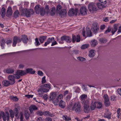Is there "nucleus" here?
Wrapping results in <instances>:
<instances>
[{"label": "nucleus", "mask_w": 121, "mask_h": 121, "mask_svg": "<svg viewBox=\"0 0 121 121\" xmlns=\"http://www.w3.org/2000/svg\"><path fill=\"white\" fill-rule=\"evenodd\" d=\"M55 39L54 37H52L51 38H49L47 39L46 42H45L44 44V46H46L47 45L49 44L52 41L54 40Z\"/></svg>", "instance_id": "4be33fe9"}, {"label": "nucleus", "mask_w": 121, "mask_h": 121, "mask_svg": "<svg viewBox=\"0 0 121 121\" xmlns=\"http://www.w3.org/2000/svg\"><path fill=\"white\" fill-rule=\"evenodd\" d=\"M21 11L22 15L25 16L27 17H30L34 13V11L32 9H22Z\"/></svg>", "instance_id": "f03ea898"}, {"label": "nucleus", "mask_w": 121, "mask_h": 121, "mask_svg": "<svg viewBox=\"0 0 121 121\" xmlns=\"http://www.w3.org/2000/svg\"><path fill=\"white\" fill-rule=\"evenodd\" d=\"M78 11V9H75V10L73 9H70L69 11L68 15L69 16H73L74 14L76 15L77 14Z\"/></svg>", "instance_id": "6e6552de"}, {"label": "nucleus", "mask_w": 121, "mask_h": 121, "mask_svg": "<svg viewBox=\"0 0 121 121\" xmlns=\"http://www.w3.org/2000/svg\"><path fill=\"white\" fill-rule=\"evenodd\" d=\"M111 113L108 110H107L106 111L104 114V117L105 118L109 119L111 118Z\"/></svg>", "instance_id": "dca6fc26"}, {"label": "nucleus", "mask_w": 121, "mask_h": 121, "mask_svg": "<svg viewBox=\"0 0 121 121\" xmlns=\"http://www.w3.org/2000/svg\"><path fill=\"white\" fill-rule=\"evenodd\" d=\"M62 117L63 119L65 121H68L71 120L70 118L66 115L63 116Z\"/></svg>", "instance_id": "37998d69"}, {"label": "nucleus", "mask_w": 121, "mask_h": 121, "mask_svg": "<svg viewBox=\"0 0 121 121\" xmlns=\"http://www.w3.org/2000/svg\"><path fill=\"white\" fill-rule=\"evenodd\" d=\"M38 74L40 76H43V73L41 71H38Z\"/></svg>", "instance_id": "680f3d73"}, {"label": "nucleus", "mask_w": 121, "mask_h": 121, "mask_svg": "<svg viewBox=\"0 0 121 121\" xmlns=\"http://www.w3.org/2000/svg\"><path fill=\"white\" fill-rule=\"evenodd\" d=\"M91 30L94 33H96L99 30V26L96 22L94 23L92 26Z\"/></svg>", "instance_id": "9d476101"}, {"label": "nucleus", "mask_w": 121, "mask_h": 121, "mask_svg": "<svg viewBox=\"0 0 121 121\" xmlns=\"http://www.w3.org/2000/svg\"><path fill=\"white\" fill-rule=\"evenodd\" d=\"M47 37L46 36H41L39 37V40L40 43H42L45 40Z\"/></svg>", "instance_id": "c756f323"}, {"label": "nucleus", "mask_w": 121, "mask_h": 121, "mask_svg": "<svg viewBox=\"0 0 121 121\" xmlns=\"http://www.w3.org/2000/svg\"><path fill=\"white\" fill-rule=\"evenodd\" d=\"M26 74V71L23 70H17L14 74L16 78V79H19L21 77V76H23Z\"/></svg>", "instance_id": "20e7f679"}, {"label": "nucleus", "mask_w": 121, "mask_h": 121, "mask_svg": "<svg viewBox=\"0 0 121 121\" xmlns=\"http://www.w3.org/2000/svg\"><path fill=\"white\" fill-rule=\"evenodd\" d=\"M44 87H41L40 88L38 91V92L39 93L40 92H45L47 93L49 91V89L44 88Z\"/></svg>", "instance_id": "cd10ccee"}, {"label": "nucleus", "mask_w": 121, "mask_h": 121, "mask_svg": "<svg viewBox=\"0 0 121 121\" xmlns=\"http://www.w3.org/2000/svg\"><path fill=\"white\" fill-rule=\"evenodd\" d=\"M38 115L40 116H42L43 115V112L41 111H38L37 112Z\"/></svg>", "instance_id": "bf43d9fd"}, {"label": "nucleus", "mask_w": 121, "mask_h": 121, "mask_svg": "<svg viewBox=\"0 0 121 121\" xmlns=\"http://www.w3.org/2000/svg\"><path fill=\"white\" fill-rule=\"evenodd\" d=\"M45 121H52V119L50 117H46L45 119Z\"/></svg>", "instance_id": "774afa93"}, {"label": "nucleus", "mask_w": 121, "mask_h": 121, "mask_svg": "<svg viewBox=\"0 0 121 121\" xmlns=\"http://www.w3.org/2000/svg\"><path fill=\"white\" fill-rule=\"evenodd\" d=\"M111 31V29L110 27H108V28L107 29L106 31H105V32H104L105 34H107L110 32Z\"/></svg>", "instance_id": "0e129e2a"}, {"label": "nucleus", "mask_w": 121, "mask_h": 121, "mask_svg": "<svg viewBox=\"0 0 121 121\" xmlns=\"http://www.w3.org/2000/svg\"><path fill=\"white\" fill-rule=\"evenodd\" d=\"M10 116L11 118H13L14 117V113L12 110H10L9 111Z\"/></svg>", "instance_id": "a18cd8bd"}, {"label": "nucleus", "mask_w": 121, "mask_h": 121, "mask_svg": "<svg viewBox=\"0 0 121 121\" xmlns=\"http://www.w3.org/2000/svg\"><path fill=\"white\" fill-rule=\"evenodd\" d=\"M49 8L48 5H47L45 9L43 7H42L41 10L40 12V15L42 16H44L46 13L47 14L49 13Z\"/></svg>", "instance_id": "39448f33"}, {"label": "nucleus", "mask_w": 121, "mask_h": 121, "mask_svg": "<svg viewBox=\"0 0 121 121\" xmlns=\"http://www.w3.org/2000/svg\"><path fill=\"white\" fill-rule=\"evenodd\" d=\"M62 8V7L60 4H58L56 8V12L57 13H60V12L62 10L61 9Z\"/></svg>", "instance_id": "e433bc0d"}, {"label": "nucleus", "mask_w": 121, "mask_h": 121, "mask_svg": "<svg viewBox=\"0 0 121 121\" xmlns=\"http://www.w3.org/2000/svg\"><path fill=\"white\" fill-rule=\"evenodd\" d=\"M35 43L36 46H38L40 45V43L39 42L38 38H36L35 39Z\"/></svg>", "instance_id": "5fc2aeb1"}, {"label": "nucleus", "mask_w": 121, "mask_h": 121, "mask_svg": "<svg viewBox=\"0 0 121 121\" xmlns=\"http://www.w3.org/2000/svg\"><path fill=\"white\" fill-rule=\"evenodd\" d=\"M3 85L5 86H8L10 84V82L8 81L4 80L2 82Z\"/></svg>", "instance_id": "f704fd0d"}, {"label": "nucleus", "mask_w": 121, "mask_h": 121, "mask_svg": "<svg viewBox=\"0 0 121 121\" xmlns=\"http://www.w3.org/2000/svg\"><path fill=\"white\" fill-rule=\"evenodd\" d=\"M79 51L77 49L73 50L72 51V53L73 54H77L79 53Z\"/></svg>", "instance_id": "864d4df0"}, {"label": "nucleus", "mask_w": 121, "mask_h": 121, "mask_svg": "<svg viewBox=\"0 0 121 121\" xmlns=\"http://www.w3.org/2000/svg\"><path fill=\"white\" fill-rule=\"evenodd\" d=\"M33 69L32 68H28L26 69V74L27 73H29L30 74H34L35 72V70H33Z\"/></svg>", "instance_id": "b1692460"}, {"label": "nucleus", "mask_w": 121, "mask_h": 121, "mask_svg": "<svg viewBox=\"0 0 121 121\" xmlns=\"http://www.w3.org/2000/svg\"><path fill=\"white\" fill-rule=\"evenodd\" d=\"M95 55V51L94 50H91L89 51L88 56L90 58L93 57Z\"/></svg>", "instance_id": "aec40b11"}, {"label": "nucleus", "mask_w": 121, "mask_h": 121, "mask_svg": "<svg viewBox=\"0 0 121 121\" xmlns=\"http://www.w3.org/2000/svg\"><path fill=\"white\" fill-rule=\"evenodd\" d=\"M1 117H2L3 120L4 121H6V117L7 118V121H9V112H5V114L4 112L1 111Z\"/></svg>", "instance_id": "423d86ee"}, {"label": "nucleus", "mask_w": 121, "mask_h": 121, "mask_svg": "<svg viewBox=\"0 0 121 121\" xmlns=\"http://www.w3.org/2000/svg\"><path fill=\"white\" fill-rule=\"evenodd\" d=\"M63 98V95L61 94H60L58 96L56 97L55 101H53V103L55 105H57L58 104L59 99H62Z\"/></svg>", "instance_id": "f8f14e48"}, {"label": "nucleus", "mask_w": 121, "mask_h": 121, "mask_svg": "<svg viewBox=\"0 0 121 121\" xmlns=\"http://www.w3.org/2000/svg\"><path fill=\"white\" fill-rule=\"evenodd\" d=\"M86 33L87 36L89 37H90L92 35V33L91 32L90 29L88 27H86Z\"/></svg>", "instance_id": "a878e982"}, {"label": "nucleus", "mask_w": 121, "mask_h": 121, "mask_svg": "<svg viewBox=\"0 0 121 121\" xmlns=\"http://www.w3.org/2000/svg\"><path fill=\"white\" fill-rule=\"evenodd\" d=\"M67 13L66 10L65 9L62 10L60 13H59L60 15L61 16H64Z\"/></svg>", "instance_id": "72a5a7b5"}, {"label": "nucleus", "mask_w": 121, "mask_h": 121, "mask_svg": "<svg viewBox=\"0 0 121 121\" xmlns=\"http://www.w3.org/2000/svg\"><path fill=\"white\" fill-rule=\"evenodd\" d=\"M77 58L78 60L81 61H85L86 60L85 58L81 57H78Z\"/></svg>", "instance_id": "c03bdc74"}, {"label": "nucleus", "mask_w": 121, "mask_h": 121, "mask_svg": "<svg viewBox=\"0 0 121 121\" xmlns=\"http://www.w3.org/2000/svg\"><path fill=\"white\" fill-rule=\"evenodd\" d=\"M5 43V41L4 39H2L1 42V46L2 49L4 48V45Z\"/></svg>", "instance_id": "603ef678"}, {"label": "nucleus", "mask_w": 121, "mask_h": 121, "mask_svg": "<svg viewBox=\"0 0 121 121\" xmlns=\"http://www.w3.org/2000/svg\"><path fill=\"white\" fill-rule=\"evenodd\" d=\"M57 92H54L51 93L50 95V98L51 100L53 101H55L56 98Z\"/></svg>", "instance_id": "ddd939ff"}, {"label": "nucleus", "mask_w": 121, "mask_h": 121, "mask_svg": "<svg viewBox=\"0 0 121 121\" xmlns=\"http://www.w3.org/2000/svg\"><path fill=\"white\" fill-rule=\"evenodd\" d=\"M25 66L23 64H20L18 66L19 68L20 69H22Z\"/></svg>", "instance_id": "69168bd1"}, {"label": "nucleus", "mask_w": 121, "mask_h": 121, "mask_svg": "<svg viewBox=\"0 0 121 121\" xmlns=\"http://www.w3.org/2000/svg\"><path fill=\"white\" fill-rule=\"evenodd\" d=\"M80 13L82 15H85L87 13L86 8L84 7H81L80 10Z\"/></svg>", "instance_id": "2eb2a0df"}, {"label": "nucleus", "mask_w": 121, "mask_h": 121, "mask_svg": "<svg viewBox=\"0 0 121 121\" xmlns=\"http://www.w3.org/2000/svg\"><path fill=\"white\" fill-rule=\"evenodd\" d=\"M37 121H44V119L42 117H40L37 118L36 119Z\"/></svg>", "instance_id": "4d7b16f0"}, {"label": "nucleus", "mask_w": 121, "mask_h": 121, "mask_svg": "<svg viewBox=\"0 0 121 121\" xmlns=\"http://www.w3.org/2000/svg\"><path fill=\"white\" fill-rule=\"evenodd\" d=\"M67 108L68 109L79 113L81 111V106L79 102H77L73 104L72 105H70L67 107Z\"/></svg>", "instance_id": "f257e3e1"}, {"label": "nucleus", "mask_w": 121, "mask_h": 121, "mask_svg": "<svg viewBox=\"0 0 121 121\" xmlns=\"http://www.w3.org/2000/svg\"><path fill=\"white\" fill-rule=\"evenodd\" d=\"M21 39L19 37L15 36L13 39V47L16 46L17 43H19L21 42Z\"/></svg>", "instance_id": "9b49d317"}, {"label": "nucleus", "mask_w": 121, "mask_h": 121, "mask_svg": "<svg viewBox=\"0 0 121 121\" xmlns=\"http://www.w3.org/2000/svg\"><path fill=\"white\" fill-rule=\"evenodd\" d=\"M83 105L84 110L85 113H88L90 111L89 108V101L88 100H86L82 102Z\"/></svg>", "instance_id": "7ed1b4c3"}, {"label": "nucleus", "mask_w": 121, "mask_h": 121, "mask_svg": "<svg viewBox=\"0 0 121 121\" xmlns=\"http://www.w3.org/2000/svg\"><path fill=\"white\" fill-rule=\"evenodd\" d=\"M71 94H70L68 95L66 97V99L67 100L69 101V100L70 99V98L71 97Z\"/></svg>", "instance_id": "e2e57ef3"}, {"label": "nucleus", "mask_w": 121, "mask_h": 121, "mask_svg": "<svg viewBox=\"0 0 121 121\" xmlns=\"http://www.w3.org/2000/svg\"><path fill=\"white\" fill-rule=\"evenodd\" d=\"M97 108L98 109H100L102 107V103L100 102H97Z\"/></svg>", "instance_id": "8fccbe9b"}, {"label": "nucleus", "mask_w": 121, "mask_h": 121, "mask_svg": "<svg viewBox=\"0 0 121 121\" xmlns=\"http://www.w3.org/2000/svg\"><path fill=\"white\" fill-rule=\"evenodd\" d=\"M99 41L102 44L106 43L107 41L108 40L105 38H101L99 39Z\"/></svg>", "instance_id": "2f4dec72"}, {"label": "nucleus", "mask_w": 121, "mask_h": 121, "mask_svg": "<svg viewBox=\"0 0 121 121\" xmlns=\"http://www.w3.org/2000/svg\"><path fill=\"white\" fill-rule=\"evenodd\" d=\"M65 105L66 103L65 102L62 100H61L59 103V106L61 108H64L65 107Z\"/></svg>", "instance_id": "bb28decb"}, {"label": "nucleus", "mask_w": 121, "mask_h": 121, "mask_svg": "<svg viewBox=\"0 0 121 121\" xmlns=\"http://www.w3.org/2000/svg\"><path fill=\"white\" fill-rule=\"evenodd\" d=\"M15 78L16 77L14 75V74L13 75H9L8 76V79L9 81L10 82V85H13L15 83Z\"/></svg>", "instance_id": "1a4fd4ad"}, {"label": "nucleus", "mask_w": 121, "mask_h": 121, "mask_svg": "<svg viewBox=\"0 0 121 121\" xmlns=\"http://www.w3.org/2000/svg\"><path fill=\"white\" fill-rule=\"evenodd\" d=\"M88 9L89 11L91 12L96 11L98 10V8L96 6V4L93 3H91L88 5Z\"/></svg>", "instance_id": "0eeeda50"}, {"label": "nucleus", "mask_w": 121, "mask_h": 121, "mask_svg": "<svg viewBox=\"0 0 121 121\" xmlns=\"http://www.w3.org/2000/svg\"><path fill=\"white\" fill-rule=\"evenodd\" d=\"M10 99L14 101H17L18 100V99L16 96H10Z\"/></svg>", "instance_id": "79ce46f5"}, {"label": "nucleus", "mask_w": 121, "mask_h": 121, "mask_svg": "<svg viewBox=\"0 0 121 121\" xmlns=\"http://www.w3.org/2000/svg\"><path fill=\"white\" fill-rule=\"evenodd\" d=\"M96 102H92L90 106L91 110H93L95 109L96 107Z\"/></svg>", "instance_id": "a211bd4d"}, {"label": "nucleus", "mask_w": 121, "mask_h": 121, "mask_svg": "<svg viewBox=\"0 0 121 121\" xmlns=\"http://www.w3.org/2000/svg\"><path fill=\"white\" fill-rule=\"evenodd\" d=\"M81 98V100L82 102L84 101L86 99L87 97L86 95L85 94H83L81 95L80 97Z\"/></svg>", "instance_id": "4c0bfd02"}, {"label": "nucleus", "mask_w": 121, "mask_h": 121, "mask_svg": "<svg viewBox=\"0 0 121 121\" xmlns=\"http://www.w3.org/2000/svg\"><path fill=\"white\" fill-rule=\"evenodd\" d=\"M19 15L18 11L17 10H16L15 11L14 13L13 17H14L16 18L19 16Z\"/></svg>", "instance_id": "ea45409f"}, {"label": "nucleus", "mask_w": 121, "mask_h": 121, "mask_svg": "<svg viewBox=\"0 0 121 121\" xmlns=\"http://www.w3.org/2000/svg\"><path fill=\"white\" fill-rule=\"evenodd\" d=\"M51 85L49 83L46 84H45L42 85L41 86V87H46L48 88L49 89H51Z\"/></svg>", "instance_id": "c9c22d12"}, {"label": "nucleus", "mask_w": 121, "mask_h": 121, "mask_svg": "<svg viewBox=\"0 0 121 121\" xmlns=\"http://www.w3.org/2000/svg\"><path fill=\"white\" fill-rule=\"evenodd\" d=\"M118 24H115L114 25V28L112 29L111 32L113 34L117 31L118 29Z\"/></svg>", "instance_id": "412c9836"}, {"label": "nucleus", "mask_w": 121, "mask_h": 121, "mask_svg": "<svg viewBox=\"0 0 121 121\" xmlns=\"http://www.w3.org/2000/svg\"><path fill=\"white\" fill-rule=\"evenodd\" d=\"M42 7H41L40 6L38 5L35 6V10L36 13L39 14L41 10Z\"/></svg>", "instance_id": "6ab92c4d"}, {"label": "nucleus", "mask_w": 121, "mask_h": 121, "mask_svg": "<svg viewBox=\"0 0 121 121\" xmlns=\"http://www.w3.org/2000/svg\"><path fill=\"white\" fill-rule=\"evenodd\" d=\"M62 40H65L67 42L70 43L71 41V37L68 36H64L61 37Z\"/></svg>", "instance_id": "4468645a"}, {"label": "nucleus", "mask_w": 121, "mask_h": 121, "mask_svg": "<svg viewBox=\"0 0 121 121\" xmlns=\"http://www.w3.org/2000/svg\"><path fill=\"white\" fill-rule=\"evenodd\" d=\"M56 12V9L54 7H53L50 11L49 10V13L51 16H54Z\"/></svg>", "instance_id": "7c9ffc66"}, {"label": "nucleus", "mask_w": 121, "mask_h": 121, "mask_svg": "<svg viewBox=\"0 0 121 121\" xmlns=\"http://www.w3.org/2000/svg\"><path fill=\"white\" fill-rule=\"evenodd\" d=\"M2 13L1 14V15L2 17L3 18L5 17V9L3 7L2 8Z\"/></svg>", "instance_id": "58836bf2"}, {"label": "nucleus", "mask_w": 121, "mask_h": 121, "mask_svg": "<svg viewBox=\"0 0 121 121\" xmlns=\"http://www.w3.org/2000/svg\"><path fill=\"white\" fill-rule=\"evenodd\" d=\"M97 5L98 8L99 9H101L105 7L104 5H102V4H101L100 3H98Z\"/></svg>", "instance_id": "de8ad7c7"}, {"label": "nucleus", "mask_w": 121, "mask_h": 121, "mask_svg": "<svg viewBox=\"0 0 121 121\" xmlns=\"http://www.w3.org/2000/svg\"><path fill=\"white\" fill-rule=\"evenodd\" d=\"M98 43L95 40H92L91 42V45L92 47H95L97 45Z\"/></svg>", "instance_id": "473e14b6"}, {"label": "nucleus", "mask_w": 121, "mask_h": 121, "mask_svg": "<svg viewBox=\"0 0 121 121\" xmlns=\"http://www.w3.org/2000/svg\"><path fill=\"white\" fill-rule=\"evenodd\" d=\"M80 37L79 35H78L76 38V42H79L80 41Z\"/></svg>", "instance_id": "338daca9"}, {"label": "nucleus", "mask_w": 121, "mask_h": 121, "mask_svg": "<svg viewBox=\"0 0 121 121\" xmlns=\"http://www.w3.org/2000/svg\"><path fill=\"white\" fill-rule=\"evenodd\" d=\"M30 116V114L28 112H26L25 114V116L26 119H28L29 117Z\"/></svg>", "instance_id": "09e8293b"}, {"label": "nucleus", "mask_w": 121, "mask_h": 121, "mask_svg": "<svg viewBox=\"0 0 121 121\" xmlns=\"http://www.w3.org/2000/svg\"><path fill=\"white\" fill-rule=\"evenodd\" d=\"M43 115L44 116H49L51 117L53 116V115L51 114L48 111L43 112Z\"/></svg>", "instance_id": "a19ab883"}, {"label": "nucleus", "mask_w": 121, "mask_h": 121, "mask_svg": "<svg viewBox=\"0 0 121 121\" xmlns=\"http://www.w3.org/2000/svg\"><path fill=\"white\" fill-rule=\"evenodd\" d=\"M89 45L88 44H85L83 45L81 47V49H84L87 48L89 47Z\"/></svg>", "instance_id": "49530a36"}, {"label": "nucleus", "mask_w": 121, "mask_h": 121, "mask_svg": "<svg viewBox=\"0 0 121 121\" xmlns=\"http://www.w3.org/2000/svg\"><path fill=\"white\" fill-rule=\"evenodd\" d=\"M45 76H44L42 79V84H44L46 82V81L45 79Z\"/></svg>", "instance_id": "13d9d810"}, {"label": "nucleus", "mask_w": 121, "mask_h": 121, "mask_svg": "<svg viewBox=\"0 0 121 121\" xmlns=\"http://www.w3.org/2000/svg\"><path fill=\"white\" fill-rule=\"evenodd\" d=\"M109 101H104V104L105 106L108 107L110 105Z\"/></svg>", "instance_id": "6e6d98bb"}, {"label": "nucleus", "mask_w": 121, "mask_h": 121, "mask_svg": "<svg viewBox=\"0 0 121 121\" xmlns=\"http://www.w3.org/2000/svg\"><path fill=\"white\" fill-rule=\"evenodd\" d=\"M72 36L73 42L74 43L76 40V37L74 35H72Z\"/></svg>", "instance_id": "052dcab7"}, {"label": "nucleus", "mask_w": 121, "mask_h": 121, "mask_svg": "<svg viewBox=\"0 0 121 121\" xmlns=\"http://www.w3.org/2000/svg\"><path fill=\"white\" fill-rule=\"evenodd\" d=\"M14 113L15 116L17 117V116L19 113V111L17 108H16L15 109Z\"/></svg>", "instance_id": "3c124183"}, {"label": "nucleus", "mask_w": 121, "mask_h": 121, "mask_svg": "<svg viewBox=\"0 0 121 121\" xmlns=\"http://www.w3.org/2000/svg\"><path fill=\"white\" fill-rule=\"evenodd\" d=\"M14 69L11 68L7 69L6 70V72L9 74H12L14 73Z\"/></svg>", "instance_id": "c85d7f7f"}, {"label": "nucleus", "mask_w": 121, "mask_h": 121, "mask_svg": "<svg viewBox=\"0 0 121 121\" xmlns=\"http://www.w3.org/2000/svg\"><path fill=\"white\" fill-rule=\"evenodd\" d=\"M21 40L24 43H27L28 40V38L26 35H23L22 36V38H21Z\"/></svg>", "instance_id": "5701e85b"}, {"label": "nucleus", "mask_w": 121, "mask_h": 121, "mask_svg": "<svg viewBox=\"0 0 121 121\" xmlns=\"http://www.w3.org/2000/svg\"><path fill=\"white\" fill-rule=\"evenodd\" d=\"M38 109L37 107L35 105H32L29 107V109L31 113H32L34 110Z\"/></svg>", "instance_id": "393cba45"}, {"label": "nucleus", "mask_w": 121, "mask_h": 121, "mask_svg": "<svg viewBox=\"0 0 121 121\" xmlns=\"http://www.w3.org/2000/svg\"><path fill=\"white\" fill-rule=\"evenodd\" d=\"M12 14V10L11 7H9L6 13V16L9 17L11 16Z\"/></svg>", "instance_id": "f3484780"}]
</instances>
